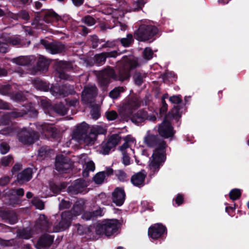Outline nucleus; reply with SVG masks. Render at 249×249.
Masks as SVG:
<instances>
[{"instance_id":"nucleus-35","label":"nucleus","mask_w":249,"mask_h":249,"mask_svg":"<svg viewBox=\"0 0 249 249\" xmlns=\"http://www.w3.org/2000/svg\"><path fill=\"white\" fill-rule=\"evenodd\" d=\"M153 54V51L150 48H146L143 51V57L146 59L149 60L151 59L152 58Z\"/></svg>"},{"instance_id":"nucleus-26","label":"nucleus","mask_w":249,"mask_h":249,"mask_svg":"<svg viewBox=\"0 0 249 249\" xmlns=\"http://www.w3.org/2000/svg\"><path fill=\"white\" fill-rule=\"evenodd\" d=\"M25 111L24 112H17V111H14L10 113H9L7 115H5L2 118H1V123L3 124H6V123L4 122V120L8 118H17L22 116L24 114H25Z\"/></svg>"},{"instance_id":"nucleus-54","label":"nucleus","mask_w":249,"mask_h":249,"mask_svg":"<svg viewBox=\"0 0 249 249\" xmlns=\"http://www.w3.org/2000/svg\"><path fill=\"white\" fill-rule=\"evenodd\" d=\"M130 146V144L124 142V143L120 147V150L122 152H125V150Z\"/></svg>"},{"instance_id":"nucleus-55","label":"nucleus","mask_w":249,"mask_h":249,"mask_svg":"<svg viewBox=\"0 0 249 249\" xmlns=\"http://www.w3.org/2000/svg\"><path fill=\"white\" fill-rule=\"evenodd\" d=\"M24 190L23 189L20 188L16 190H13L12 194L17 195L18 196H23L24 195Z\"/></svg>"},{"instance_id":"nucleus-19","label":"nucleus","mask_w":249,"mask_h":249,"mask_svg":"<svg viewBox=\"0 0 249 249\" xmlns=\"http://www.w3.org/2000/svg\"><path fill=\"white\" fill-rule=\"evenodd\" d=\"M18 139L20 142L24 144H32L34 142L32 134L28 131H21L19 134Z\"/></svg>"},{"instance_id":"nucleus-30","label":"nucleus","mask_w":249,"mask_h":249,"mask_svg":"<svg viewBox=\"0 0 249 249\" xmlns=\"http://www.w3.org/2000/svg\"><path fill=\"white\" fill-rule=\"evenodd\" d=\"M133 41V36L131 34H128L126 37L123 38L121 39V44L125 47H128L132 43Z\"/></svg>"},{"instance_id":"nucleus-52","label":"nucleus","mask_w":249,"mask_h":249,"mask_svg":"<svg viewBox=\"0 0 249 249\" xmlns=\"http://www.w3.org/2000/svg\"><path fill=\"white\" fill-rule=\"evenodd\" d=\"M10 181V178L8 177H5L0 179V185L4 186L7 184Z\"/></svg>"},{"instance_id":"nucleus-39","label":"nucleus","mask_w":249,"mask_h":249,"mask_svg":"<svg viewBox=\"0 0 249 249\" xmlns=\"http://www.w3.org/2000/svg\"><path fill=\"white\" fill-rule=\"evenodd\" d=\"M32 203L37 209L42 210L44 209V205L43 202L37 198H34Z\"/></svg>"},{"instance_id":"nucleus-13","label":"nucleus","mask_w":249,"mask_h":249,"mask_svg":"<svg viewBox=\"0 0 249 249\" xmlns=\"http://www.w3.org/2000/svg\"><path fill=\"white\" fill-rule=\"evenodd\" d=\"M105 132V129L100 126L96 125L93 126L90 129L89 133L90 139H89V138H86L85 139L86 143L88 145L92 144L93 142L96 140L97 135L104 134Z\"/></svg>"},{"instance_id":"nucleus-15","label":"nucleus","mask_w":249,"mask_h":249,"mask_svg":"<svg viewBox=\"0 0 249 249\" xmlns=\"http://www.w3.org/2000/svg\"><path fill=\"white\" fill-rule=\"evenodd\" d=\"M43 45L46 50L51 54L60 53L64 49V46L60 43H49L45 42Z\"/></svg>"},{"instance_id":"nucleus-12","label":"nucleus","mask_w":249,"mask_h":249,"mask_svg":"<svg viewBox=\"0 0 249 249\" xmlns=\"http://www.w3.org/2000/svg\"><path fill=\"white\" fill-rule=\"evenodd\" d=\"M97 94V88L94 85L86 86L82 93V99L85 103L90 102Z\"/></svg>"},{"instance_id":"nucleus-44","label":"nucleus","mask_w":249,"mask_h":249,"mask_svg":"<svg viewBox=\"0 0 249 249\" xmlns=\"http://www.w3.org/2000/svg\"><path fill=\"white\" fill-rule=\"evenodd\" d=\"M107 118L108 120H114L117 117V113L115 111H109L106 113Z\"/></svg>"},{"instance_id":"nucleus-47","label":"nucleus","mask_w":249,"mask_h":249,"mask_svg":"<svg viewBox=\"0 0 249 249\" xmlns=\"http://www.w3.org/2000/svg\"><path fill=\"white\" fill-rule=\"evenodd\" d=\"M124 142H126L127 143L130 144V145H131V144H134L135 143V139L134 138H133L131 135H127L124 137L123 138Z\"/></svg>"},{"instance_id":"nucleus-40","label":"nucleus","mask_w":249,"mask_h":249,"mask_svg":"<svg viewBox=\"0 0 249 249\" xmlns=\"http://www.w3.org/2000/svg\"><path fill=\"white\" fill-rule=\"evenodd\" d=\"M116 175L117 178L120 181H124L127 178L126 174L124 171H123L122 170L118 171L116 173Z\"/></svg>"},{"instance_id":"nucleus-29","label":"nucleus","mask_w":249,"mask_h":249,"mask_svg":"<svg viewBox=\"0 0 249 249\" xmlns=\"http://www.w3.org/2000/svg\"><path fill=\"white\" fill-rule=\"evenodd\" d=\"M112 148L110 142H107L103 143L101 145L100 153L103 155L108 154Z\"/></svg>"},{"instance_id":"nucleus-18","label":"nucleus","mask_w":249,"mask_h":249,"mask_svg":"<svg viewBox=\"0 0 249 249\" xmlns=\"http://www.w3.org/2000/svg\"><path fill=\"white\" fill-rule=\"evenodd\" d=\"M32 177V170L31 168H28L18 175L17 180L21 183H23L30 180Z\"/></svg>"},{"instance_id":"nucleus-42","label":"nucleus","mask_w":249,"mask_h":249,"mask_svg":"<svg viewBox=\"0 0 249 249\" xmlns=\"http://www.w3.org/2000/svg\"><path fill=\"white\" fill-rule=\"evenodd\" d=\"M9 146L5 142H2L0 145V152L2 154H5L9 150Z\"/></svg>"},{"instance_id":"nucleus-25","label":"nucleus","mask_w":249,"mask_h":249,"mask_svg":"<svg viewBox=\"0 0 249 249\" xmlns=\"http://www.w3.org/2000/svg\"><path fill=\"white\" fill-rule=\"evenodd\" d=\"M125 89L123 87H118L114 88L109 93V96L113 99H116L120 96L122 92H124Z\"/></svg>"},{"instance_id":"nucleus-11","label":"nucleus","mask_w":249,"mask_h":249,"mask_svg":"<svg viewBox=\"0 0 249 249\" xmlns=\"http://www.w3.org/2000/svg\"><path fill=\"white\" fill-rule=\"evenodd\" d=\"M125 198V192L122 188H116L112 193V201L118 206H121L124 204Z\"/></svg>"},{"instance_id":"nucleus-64","label":"nucleus","mask_w":249,"mask_h":249,"mask_svg":"<svg viewBox=\"0 0 249 249\" xmlns=\"http://www.w3.org/2000/svg\"><path fill=\"white\" fill-rule=\"evenodd\" d=\"M8 105L6 103L1 101L0 102V108H8Z\"/></svg>"},{"instance_id":"nucleus-2","label":"nucleus","mask_w":249,"mask_h":249,"mask_svg":"<svg viewBox=\"0 0 249 249\" xmlns=\"http://www.w3.org/2000/svg\"><path fill=\"white\" fill-rule=\"evenodd\" d=\"M144 142L148 147H155L149 164L150 171L155 173L159 171L166 160V143L164 141L160 140L158 136L149 132H147L144 138Z\"/></svg>"},{"instance_id":"nucleus-50","label":"nucleus","mask_w":249,"mask_h":249,"mask_svg":"<svg viewBox=\"0 0 249 249\" xmlns=\"http://www.w3.org/2000/svg\"><path fill=\"white\" fill-rule=\"evenodd\" d=\"M92 215L93 217L98 216H102L103 215V210L101 208H99L95 211L92 212Z\"/></svg>"},{"instance_id":"nucleus-51","label":"nucleus","mask_w":249,"mask_h":249,"mask_svg":"<svg viewBox=\"0 0 249 249\" xmlns=\"http://www.w3.org/2000/svg\"><path fill=\"white\" fill-rule=\"evenodd\" d=\"M44 238H46L48 240L49 244L52 243L53 241V238H52V237L51 236L47 235L44 236V237H41L38 241V244H42L43 242V240H44Z\"/></svg>"},{"instance_id":"nucleus-27","label":"nucleus","mask_w":249,"mask_h":249,"mask_svg":"<svg viewBox=\"0 0 249 249\" xmlns=\"http://www.w3.org/2000/svg\"><path fill=\"white\" fill-rule=\"evenodd\" d=\"M106 178L105 172L102 171L97 173L93 177V180L96 184H100L104 182Z\"/></svg>"},{"instance_id":"nucleus-5","label":"nucleus","mask_w":249,"mask_h":249,"mask_svg":"<svg viewBox=\"0 0 249 249\" xmlns=\"http://www.w3.org/2000/svg\"><path fill=\"white\" fill-rule=\"evenodd\" d=\"M158 33V29L152 24L144 23L141 24L138 30L135 32V38L142 41H145L150 39L154 40V37Z\"/></svg>"},{"instance_id":"nucleus-36","label":"nucleus","mask_w":249,"mask_h":249,"mask_svg":"<svg viewBox=\"0 0 249 249\" xmlns=\"http://www.w3.org/2000/svg\"><path fill=\"white\" fill-rule=\"evenodd\" d=\"M7 43L13 45H18L20 44V39L18 36H14L6 40Z\"/></svg>"},{"instance_id":"nucleus-49","label":"nucleus","mask_w":249,"mask_h":249,"mask_svg":"<svg viewBox=\"0 0 249 249\" xmlns=\"http://www.w3.org/2000/svg\"><path fill=\"white\" fill-rule=\"evenodd\" d=\"M93 217L92 212H85L82 215V218L86 220H89Z\"/></svg>"},{"instance_id":"nucleus-16","label":"nucleus","mask_w":249,"mask_h":249,"mask_svg":"<svg viewBox=\"0 0 249 249\" xmlns=\"http://www.w3.org/2000/svg\"><path fill=\"white\" fill-rule=\"evenodd\" d=\"M146 176V174L144 171L140 172L132 176L131 181L134 186L141 187L144 184Z\"/></svg>"},{"instance_id":"nucleus-63","label":"nucleus","mask_w":249,"mask_h":249,"mask_svg":"<svg viewBox=\"0 0 249 249\" xmlns=\"http://www.w3.org/2000/svg\"><path fill=\"white\" fill-rule=\"evenodd\" d=\"M84 0H72L73 3L76 6H78L82 4Z\"/></svg>"},{"instance_id":"nucleus-60","label":"nucleus","mask_w":249,"mask_h":249,"mask_svg":"<svg viewBox=\"0 0 249 249\" xmlns=\"http://www.w3.org/2000/svg\"><path fill=\"white\" fill-rule=\"evenodd\" d=\"M21 166L22 165L20 164H16L12 170V172H16L19 171L21 168Z\"/></svg>"},{"instance_id":"nucleus-4","label":"nucleus","mask_w":249,"mask_h":249,"mask_svg":"<svg viewBox=\"0 0 249 249\" xmlns=\"http://www.w3.org/2000/svg\"><path fill=\"white\" fill-rule=\"evenodd\" d=\"M85 202L83 199L78 200L73 206L72 210L70 212H64L61 215V221L59 224V231H63L70 225L71 221L73 217L79 215L85 208Z\"/></svg>"},{"instance_id":"nucleus-20","label":"nucleus","mask_w":249,"mask_h":249,"mask_svg":"<svg viewBox=\"0 0 249 249\" xmlns=\"http://www.w3.org/2000/svg\"><path fill=\"white\" fill-rule=\"evenodd\" d=\"M59 19V16L51 10L46 12L44 17V20L48 23L58 21Z\"/></svg>"},{"instance_id":"nucleus-6","label":"nucleus","mask_w":249,"mask_h":249,"mask_svg":"<svg viewBox=\"0 0 249 249\" xmlns=\"http://www.w3.org/2000/svg\"><path fill=\"white\" fill-rule=\"evenodd\" d=\"M78 162L83 165L82 174L84 177H88L89 172H93L95 170L94 163L89 158L87 154H82L79 156Z\"/></svg>"},{"instance_id":"nucleus-1","label":"nucleus","mask_w":249,"mask_h":249,"mask_svg":"<svg viewBox=\"0 0 249 249\" xmlns=\"http://www.w3.org/2000/svg\"><path fill=\"white\" fill-rule=\"evenodd\" d=\"M122 66L118 74L116 75L114 70L108 68L102 71L99 76V81L102 85H106L109 82L110 78L116 80L124 81L130 77V71L135 69L138 65L137 60L133 56L124 57L121 60Z\"/></svg>"},{"instance_id":"nucleus-46","label":"nucleus","mask_w":249,"mask_h":249,"mask_svg":"<svg viewBox=\"0 0 249 249\" xmlns=\"http://www.w3.org/2000/svg\"><path fill=\"white\" fill-rule=\"evenodd\" d=\"M123 154V163L124 165H128L130 164V158L126 154L125 152H122Z\"/></svg>"},{"instance_id":"nucleus-58","label":"nucleus","mask_w":249,"mask_h":249,"mask_svg":"<svg viewBox=\"0 0 249 249\" xmlns=\"http://www.w3.org/2000/svg\"><path fill=\"white\" fill-rule=\"evenodd\" d=\"M183 196H182L180 195H178L176 198V203L178 205H180L183 202Z\"/></svg>"},{"instance_id":"nucleus-34","label":"nucleus","mask_w":249,"mask_h":249,"mask_svg":"<svg viewBox=\"0 0 249 249\" xmlns=\"http://www.w3.org/2000/svg\"><path fill=\"white\" fill-rule=\"evenodd\" d=\"M95 57L96 63L99 65H102L105 62L107 56L105 53H102L96 55Z\"/></svg>"},{"instance_id":"nucleus-48","label":"nucleus","mask_w":249,"mask_h":249,"mask_svg":"<svg viewBox=\"0 0 249 249\" xmlns=\"http://www.w3.org/2000/svg\"><path fill=\"white\" fill-rule=\"evenodd\" d=\"M135 83L138 85H141L143 82V78L140 74H136L134 75Z\"/></svg>"},{"instance_id":"nucleus-38","label":"nucleus","mask_w":249,"mask_h":249,"mask_svg":"<svg viewBox=\"0 0 249 249\" xmlns=\"http://www.w3.org/2000/svg\"><path fill=\"white\" fill-rule=\"evenodd\" d=\"M13 159L11 156L4 157L1 160V163L4 166H7L13 162Z\"/></svg>"},{"instance_id":"nucleus-28","label":"nucleus","mask_w":249,"mask_h":249,"mask_svg":"<svg viewBox=\"0 0 249 249\" xmlns=\"http://www.w3.org/2000/svg\"><path fill=\"white\" fill-rule=\"evenodd\" d=\"M146 118V113L144 112L140 111L133 116L132 120L135 123H139L143 122Z\"/></svg>"},{"instance_id":"nucleus-32","label":"nucleus","mask_w":249,"mask_h":249,"mask_svg":"<svg viewBox=\"0 0 249 249\" xmlns=\"http://www.w3.org/2000/svg\"><path fill=\"white\" fill-rule=\"evenodd\" d=\"M241 191L238 189H232L229 194L230 198L233 200L238 199L241 196Z\"/></svg>"},{"instance_id":"nucleus-45","label":"nucleus","mask_w":249,"mask_h":249,"mask_svg":"<svg viewBox=\"0 0 249 249\" xmlns=\"http://www.w3.org/2000/svg\"><path fill=\"white\" fill-rule=\"evenodd\" d=\"M71 206V203L69 201L62 200L59 204V208L60 209H67Z\"/></svg>"},{"instance_id":"nucleus-31","label":"nucleus","mask_w":249,"mask_h":249,"mask_svg":"<svg viewBox=\"0 0 249 249\" xmlns=\"http://www.w3.org/2000/svg\"><path fill=\"white\" fill-rule=\"evenodd\" d=\"M90 114L93 119H98L100 116L99 107L97 106H93L90 111Z\"/></svg>"},{"instance_id":"nucleus-56","label":"nucleus","mask_w":249,"mask_h":249,"mask_svg":"<svg viewBox=\"0 0 249 249\" xmlns=\"http://www.w3.org/2000/svg\"><path fill=\"white\" fill-rule=\"evenodd\" d=\"M19 17L26 20H28L29 18V14L26 11L21 12L19 14Z\"/></svg>"},{"instance_id":"nucleus-17","label":"nucleus","mask_w":249,"mask_h":249,"mask_svg":"<svg viewBox=\"0 0 249 249\" xmlns=\"http://www.w3.org/2000/svg\"><path fill=\"white\" fill-rule=\"evenodd\" d=\"M140 106V100L137 98L134 97L125 103L123 106V108L126 112L131 113L132 110L138 108Z\"/></svg>"},{"instance_id":"nucleus-57","label":"nucleus","mask_w":249,"mask_h":249,"mask_svg":"<svg viewBox=\"0 0 249 249\" xmlns=\"http://www.w3.org/2000/svg\"><path fill=\"white\" fill-rule=\"evenodd\" d=\"M107 57H115L117 55V53L116 51L105 53Z\"/></svg>"},{"instance_id":"nucleus-21","label":"nucleus","mask_w":249,"mask_h":249,"mask_svg":"<svg viewBox=\"0 0 249 249\" xmlns=\"http://www.w3.org/2000/svg\"><path fill=\"white\" fill-rule=\"evenodd\" d=\"M41 127L43 132L47 133L45 135L54 137L56 134V129L52 124H44L41 125Z\"/></svg>"},{"instance_id":"nucleus-8","label":"nucleus","mask_w":249,"mask_h":249,"mask_svg":"<svg viewBox=\"0 0 249 249\" xmlns=\"http://www.w3.org/2000/svg\"><path fill=\"white\" fill-rule=\"evenodd\" d=\"M158 131L159 135L164 138L172 137L175 134V131L171 123L166 120H164L159 125Z\"/></svg>"},{"instance_id":"nucleus-43","label":"nucleus","mask_w":249,"mask_h":249,"mask_svg":"<svg viewBox=\"0 0 249 249\" xmlns=\"http://www.w3.org/2000/svg\"><path fill=\"white\" fill-rule=\"evenodd\" d=\"M18 234L19 237L26 239H29L31 237L30 233L25 230L19 231Z\"/></svg>"},{"instance_id":"nucleus-61","label":"nucleus","mask_w":249,"mask_h":249,"mask_svg":"<svg viewBox=\"0 0 249 249\" xmlns=\"http://www.w3.org/2000/svg\"><path fill=\"white\" fill-rule=\"evenodd\" d=\"M105 172V176H106V177L107 176H109L113 174V170L112 168H107L106 170V171H104Z\"/></svg>"},{"instance_id":"nucleus-41","label":"nucleus","mask_w":249,"mask_h":249,"mask_svg":"<svg viewBox=\"0 0 249 249\" xmlns=\"http://www.w3.org/2000/svg\"><path fill=\"white\" fill-rule=\"evenodd\" d=\"M170 101L175 104H178L181 102L182 99L180 95H174L170 97Z\"/></svg>"},{"instance_id":"nucleus-3","label":"nucleus","mask_w":249,"mask_h":249,"mask_svg":"<svg viewBox=\"0 0 249 249\" xmlns=\"http://www.w3.org/2000/svg\"><path fill=\"white\" fill-rule=\"evenodd\" d=\"M120 224L116 219H106L95 227V234L99 237L103 236L110 237L117 234Z\"/></svg>"},{"instance_id":"nucleus-7","label":"nucleus","mask_w":249,"mask_h":249,"mask_svg":"<svg viewBox=\"0 0 249 249\" xmlns=\"http://www.w3.org/2000/svg\"><path fill=\"white\" fill-rule=\"evenodd\" d=\"M89 127L87 124L82 122L81 124L76 126V129L74 130L72 134V138L75 139L78 141L83 140L85 143L86 138L90 139V135H87V132Z\"/></svg>"},{"instance_id":"nucleus-23","label":"nucleus","mask_w":249,"mask_h":249,"mask_svg":"<svg viewBox=\"0 0 249 249\" xmlns=\"http://www.w3.org/2000/svg\"><path fill=\"white\" fill-rule=\"evenodd\" d=\"M146 2L145 0H134L131 7V11H135L142 9Z\"/></svg>"},{"instance_id":"nucleus-53","label":"nucleus","mask_w":249,"mask_h":249,"mask_svg":"<svg viewBox=\"0 0 249 249\" xmlns=\"http://www.w3.org/2000/svg\"><path fill=\"white\" fill-rule=\"evenodd\" d=\"M7 42L5 43H0V53H6L7 51Z\"/></svg>"},{"instance_id":"nucleus-59","label":"nucleus","mask_w":249,"mask_h":249,"mask_svg":"<svg viewBox=\"0 0 249 249\" xmlns=\"http://www.w3.org/2000/svg\"><path fill=\"white\" fill-rule=\"evenodd\" d=\"M13 129L11 128H8L6 130H3L1 131V134L3 135H10L12 134Z\"/></svg>"},{"instance_id":"nucleus-10","label":"nucleus","mask_w":249,"mask_h":249,"mask_svg":"<svg viewBox=\"0 0 249 249\" xmlns=\"http://www.w3.org/2000/svg\"><path fill=\"white\" fill-rule=\"evenodd\" d=\"M166 231V228L161 224L157 223L149 228L148 234L151 238H160Z\"/></svg>"},{"instance_id":"nucleus-62","label":"nucleus","mask_w":249,"mask_h":249,"mask_svg":"<svg viewBox=\"0 0 249 249\" xmlns=\"http://www.w3.org/2000/svg\"><path fill=\"white\" fill-rule=\"evenodd\" d=\"M14 98L16 100L18 101H22L24 99V97L21 95L20 93L15 94Z\"/></svg>"},{"instance_id":"nucleus-24","label":"nucleus","mask_w":249,"mask_h":249,"mask_svg":"<svg viewBox=\"0 0 249 249\" xmlns=\"http://www.w3.org/2000/svg\"><path fill=\"white\" fill-rule=\"evenodd\" d=\"M49 61L43 56H40L38 58L37 66L40 70H44L48 68L49 65Z\"/></svg>"},{"instance_id":"nucleus-22","label":"nucleus","mask_w":249,"mask_h":249,"mask_svg":"<svg viewBox=\"0 0 249 249\" xmlns=\"http://www.w3.org/2000/svg\"><path fill=\"white\" fill-rule=\"evenodd\" d=\"M32 56H19L18 57L14 58L12 61L18 65H26L31 63V60L33 58L30 59Z\"/></svg>"},{"instance_id":"nucleus-9","label":"nucleus","mask_w":249,"mask_h":249,"mask_svg":"<svg viewBox=\"0 0 249 249\" xmlns=\"http://www.w3.org/2000/svg\"><path fill=\"white\" fill-rule=\"evenodd\" d=\"M55 166L58 171L64 172L71 168V163L69 158L59 156L56 158Z\"/></svg>"},{"instance_id":"nucleus-33","label":"nucleus","mask_w":249,"mask_h":249,"mask_svg":"<svg viewBox=\"0 0 249 249\" xmlns=\"http://www.w3.org/2000/svg\"><path fill=\"white\" fill-rule=\"evenodd\" d=\"M82 21L88 26H92L95 23V20L94 18L90 16L85 17L82 19Z\"/></svg>"},{"instance_id":"nucleus-37","label":"nucleus","mask_w":249,"mask_h":249,"mask_svg":"<svg viewBox=\"0 0 249 249\" xmlns=\"http://www.w3.org/2000/svg\"><path fill=\"white\" fill-rule=\"evenodd\" d=\"M120 142V138L118 135L112 136L107 142L110 143L112 147H115Z\"/></svg>"},{"instance_id":"nucleus-14","label":"nucleus","mask_w":249,"mask_h":249,"mask_svg":"<svg viewBox=\"0 0 249 249\" xmlns=\"http://www.w3.org/2000/svg\"><path fill=\"white\" fill-rule=\"evenodd\" d=\"M69 192L71 194H77L86 192V185L83 180H77L73 185L69 187Z\"/></svg>"}]
</instances>
